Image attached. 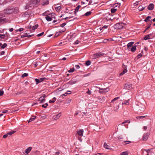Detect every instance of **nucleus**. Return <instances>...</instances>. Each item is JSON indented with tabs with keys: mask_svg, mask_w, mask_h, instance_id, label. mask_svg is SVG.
I'll return each mask as SVG.
<instances>
[{
	"mask_svg": "<svg viewBox=\"0 0 155 155\" xmlns=\"http://www.w3.org/2000/svg\"><path fill=\"white\" fill-rule=\"evenodd\" d=\"M84 131L83 129H78L77 131V135L78 137H82L83 135Z\"/></svg>",
	"mask_w": 155,
	"mask_h": 155,
	"instance_id": "nucleus-1",
	"label": "nucleus"
},
{
	"mask_svg": "<svg viewBox=\"0 0 155 155\" xmlns=\"http://www.w3.org/2000/svg\"><path fill=\"white\" fill-rule=\"evenodd\" d=\"M99 92L101 94L105 93L109 91V89L107 88H99Z\"/></svg>",
	"mask_w": 155,
	"mask_h": 155,
	"instance_id": "nucleus-2",
	"label": "nucleus"
},
{
	"mask_svg": "<svg viewBox=\"0 0 155 155\" xmlns=\"http://www.w3.org/2000/svg\"><path fill=\"white\" fill-rule=\"evenodd\" d=\"M104 54V53L100 52L94 54L92 56V57H94L95 58H97L101 57V56L103 55Z\"/></svg>",
	"mask_w": 155,
	"mask_h": 155,
	"instance_id": "nucleus-3",
	"label": "nucleus"
},
{
	"mask_svg": "<svg viewBox=\"0 0 155 155\" xmlns=\"http://www.w3.org/2000/svg\"><path fill=\"white\" fill-rule=\"evenodd\" d=\"M123 68L124 69V70L123 71L121 72V73H120V75H122L123 74H124L125 73H126L127 70V66H126L125 65L123 64Z\"/></svg>",
	"mask_w": 155,
	"mask_h": 155,
	"instance_id": "nucleus-4",
	"label": "nucleus"
},
{
	"mask_svg": "<svg viewBox=\"0 0 155 155\" xmlns=\"http://www.w3.org/2000/svg\"><path fill=\"white\" fill-rule=\"evenodd\" d=\"M132 85L130 84H125L124 86V88L126 90H130L131 87Z\"/></svg>",
	"mask_w": 155,
	"mask_h": 155,
	"instance_id": "nucleus-5",
	"label": "nucleus"
},
{
	"mask_svg": "<svg viewBox=\"0 0 155 155\" xmlns=\"http://www.w3.org/2000/svg\"><path fill=\"white\" fill-rule=\"evenodd\" d=\"M150 135L149 133L147 132L146 134H144L143 136V137L142 138V139L143 140H146L147 139L149 136Z\"/></svg>",
	"mask_w": 155,
	"mask_h": 155,
	"instance_id": "nucleus-6",
	"label": "nucleus"
},
{
	"mask_svg": "<svg viewBox=\"0 0 155 155\" xmlns=\"http://www.w3.org/2000/svg\"><path fill=\"white\" fill-rule=\"evenodd\" d=\"M61 115V113H59L57 114L54 115L53 117V118L54 120H57L58 119Z\"/></svg>",
	"mask_w": 155,
	"mask_h": 155,
	"instance_id": "nucleus-7",
	"label": "nucleus"
},
{
	"mask_svg": "<svg viewBox=\"0 0 155 155\" xmlns=\"http://www.w3.org/2000/svg\"><path fill=\"white\" fill-rule=\"evenodd\" d=\"M123 28L122 23H117V30L122 29Z\"/></svg>",
	"mask_w": 155,
	"mask_h": 155,
	"instance_id": "nucleus-8",
	"label": "nucleus"
},
{
	"mask_svg": "<svg viewBox=\"0 0 155 155\" xmlns=\"http://www.w3.org/2000/svg\"><path fill=\"white\" fill-rule=\"evenodd\" d=\"M28 34H28V33H25L23 35H21V38H24L25 37H28V38H29L34 35H28Z\"/></svg>",
	"mask_w": 155,
	"mask_h": 155,
	"instance_id": "nucleus-9",
	"label": "nucleus"
},
{
	"mask_svg": "<svg viewBox=\"0 0 155 155\" xmlns=\"http://www.w3.org/2000/svg\"><path fill=\"white\" fill-rule=\"evenodd\" d=\"M154 8V5L153 4H150L148 6L147 8L150 10H152Z\"/></svg>",
	"mask_w": 155,
	"mask_h": 155,
	"instance_id": "nucleus-10",
	"label": "nucleus"
},
{
	"mask_svg": "<svg viewBox=\"0 0 155 155\" xmlns=\"http://www.w3.org/2000/svg\"><path fill=\"white\" fill-rule=\"evenodd\" d=\"M4 16L3 15H1L0 14V23H3L5 20H6L5 18H2Z\"/></svg>",
	"mask_w": 155,
	"mask_h": 155,
	"instance_id": "nucleus-11",
	"label": "nucleus"
},
{
	"mask_svg": "<svg viewBox=\"0 0 155 155\" xmlns=\"http://www.w3.org/2000/svg\"><path fill=\"white\" fill-rule=\"evenodd\" d=\"M152 35V34H148L147 35L145 36L144 38V39L145 40H147L148 39H150V37L151 36V35Z\"/></svg>",
	"mask_w": 155,
	"mask_h": 155,
	"instance_id": "nucleus-12",
	"label": "nucleus"
},
{
	"mask_svg": "<svg viewBox=\"0 0 155 155\" xmlns=\"http://www.w3.org/2000/svg\"><path fill=\"white\" fill-rule=\"evenodd\" d=\"M32 149V147H29L25 150V152L27 154H28L31 150Z\"/></svg>",
	"mask_w": 155,
	"mask_h": 155,
	"instance_id": "nucleus-13",
	"label": "nucleus"
},
{
	"mask_svg": "<svg viewBox=\"0 0 155 155\" xmlns=\"http://www.w3.org/2000/svg\"><path fill=\"white\" fill-rule=\"evenodd\" d=\"M11 12L12 11L10 9H6L4 10V12L7 14H10Z\"/></svg>",
	"mask_w": 155,
	"mask_h": 155,
	"instance_id": "nucleus-14",
	"label": "nucleus"
},
{
	"mask_svg": "<svg viewBox=\"0 0 155 155\" xmlns=\"http://www.w3.org/2000/svg\"><path fill=\"white\" fill-rule=\"evenodd\" d=\"M81 6L80 5H78L76 7L75 9V11L74 12V14L75 15H76V13L78 11L79 9Z\"/></svg>",
	"mask_w": 155,
	"mask_h": 155,
	"instance_id": "nucleus-15",
	"label": "nucleus"
},
{
	"mask_svg": "<svg viewBox=\"0 0 155 155\" xmlns=\"http://www.w3.org/2000/svg\"><path fill=\"white\" fill-rule=\"evenodd\" d=\"M45 99L42 98V97H41L39 99L38 101H40V103H43L45 102Z\"/></svg>",
	"mask_w": 155,
	"mask_h": 155,
	"instance_id": "nucleus-16",
	"label": "nucleus"
},
{
	"mask_svg": "<svg viewBox=\"0 0 155 155\" xmlns=\"http://www.w3.org/2000/svg\"><path fill=\"white\" fill-rule=\"evenodd\" d=\"M104 146L105 148L107 149H111L110 147L107 145L106 143H104Z\"/></svg>",
	"mask_w": 155,
	"mask_h": 155,
	"instance_id": "nucleus-17",
	"label": "nucleus"
},
{
	"mask_svg": "<svg viewBox=\"0 0 155 155\" xmlns=\"http://www.w3.org/2000/svg\"><path fill=\"white\" fill-rule=\"evenodd\" d=\"M49 1L48 0H44L42 3V5H47L49 4Z\"/></svg>",
	"mask_w": 155,
	"mask_h": 155,
	"instance_id": "nucleus-18",
	"label": "nucleus"
},
{
	"mask_svg": "<svg viewBox=\"0 0 155 155\" xmlns=\"http://www.w3.org/2000/svg\"><path fill=\"white\" fill-rule=\"evenodd\" d=\"M134 44V42H130L127 45V46L128 48H129L132 47L133 45Z\"/></svg>",
	"mask_w": 155,
	"mask_h": 155,
	"instance_id": "nucleus-19",
	"label": "nucleus"
},
{
	"mask_svg": "<svg viewBox=\"0 0 155 155\" xmlns=\"http://www.w3.org/2000/svg\"><path fill=\"white\" fill-rule=\"evenodd\" d=\"M39 1V0H32L30 2L31 4H35L38 3Z\"/></svg>",
	"mask_w": 155,
	"mask_h": 155,
	"instance_id": "nucleus-20",
	"label": "nucleus"
},
{
	"mask_svg": "<svg viewBox=\"0 0 155 155\" xmlns=\"http://www.w3.org/2000/svg\"><path fill=\"white\" fill-rule=\"evenodd\" d=\"M46 20L48 21H50L52 20V18L49 16L46 15L45 17Z\"/></svg>",
	"mask_w": 155,
	"mask_h": 155,
	"instance_id": "nucleus-21",
	"label": "nucleus"
},
{
	"mask_svg": "<svg viewBox=\"0 0 155 155\" xmlns=\"http://www.w3.org/2000/svg\"><path fill=\"white\" fill-rule=\"evenodd\" d=\"M36 118V116H32L29 120L28 121V123L31 122L35 119Z\"/></svg>",
	"mask_w": 155,
	"mask_h": 155,
	"instance_id": "nucleus-22",
	"label": "nucleus"
},
{
	"mask_svg": "<svg viewBox=\"0 0 155 155\" xmlns=\"http://www.w3.org/2000/svg\"><path fill=\"white\" fill-rule=\"evenodd\" d=\"M136 49V46L134 45L131 48V51L132 52H134L135 51Z\"/></svg>",
	"mask_w": 155,
	"mask_h": 155,
	"instance_id": "nucleus-23",
	"label": "nucleus"
},
{
	"mask_svg": "<svg viewBox=\"0 0 155 155\" xmlns=\"http://www.w3.org/2000/svg\"><path fill=\"white\" fill-rule=\"evenodd\" d=\"M120 154V155H128V152L126 151L121 153Z\"/></svg>",
	"mask_w": 155,
	"mask_h": 155,
	"instance_id": "nucleus-24",
	"label": "nucleus"
},
{
	"mask_svg": "<svg viewBox=\"0 0 155 155\" xmlns=\"http://www.w3.org/2000/svg\"><path fill=\"white\" fill-rule=\"evenodd\" d=\"M131 142L130 141H124L123 142V144L124 145H125L128 144H129Z\"/></svg>",
	"mask_w": 155,
	"mask_h": 155,
	"instance_id": "nucleus-25",
	"label": "nucleus"
},
{
	"mask_svg": "<svg viewBox=\"0 0 155 155\" xmlns=\"http://www.w3.org/2000/svg\"><path fill=\"white\" fill-rule=\"evenodd\" d=\"M145 7H143L141 6H140L138 7V8H139V11H141L145 9Z\"/></svg>",
	"mask_w": 155,
	"mask_h": 155,
	"instance_id": "nucleus-26",
	"label": "nucleus"
},
{
	"mask_svg": "<svg viewBox=\"0 0 155 155\" xmlns=\"http://www.w3.org/2000/svg\"><path fill=\"white\" fill-rule=\"evenodd\" d=\"M151 18V17L150 16H147L146 18L145 19L144 21L147 22L150 21V19Z\"/></svg>",
	"mask_w": 155,
	"mask_h": 155,
	"instance_id": "nucleus-27",
	"label": "nucleus"
},
{
	"mask_svg": "<svg viewBox=\"0 0 155 155\" xmlns=\"http://www.w3.org/2000/svg\"><path fill=\"white\" fill-rule=\"evenodd\" d=\"M28 74L27 73H25L22 74V75L21 76V77L22 78H24V77H27V76H28Z\"/></svg>",
	"mask_w": 155,
	"mask_h": 155,
	"instance_id": "nucleus-28",
	"label": "nucleus"
},
{
	"mask_svg": "<svg viewBox=\"0 0 155 155\" xmlns=\"http://www.w3.org/2000/svg\"><path fill=\"white\" fill-rule=\"evenodd\" d=\"M91 12H87L84 14V15L85 16H88L91 14Z\"/></svg>",
	"mask_w": 155,
	"mask_h": 155,
	"instance_id": "nucleus-29",
	"label": "nucleus"
},
{
	"mask_svg": "<svg viewBox=\"0 0 155 155\" xmlns=\"http://www.w3.org/2000/svg\"><path fill=\"white\" fill-rule=\"evenodd\" d=\"M15 132V131H12L10 132H8L7 134H8V135L9 136H11L12 135V134H14Z\"/></svg>",
	"mask_w": 155,
	"mask_h": 155,
	"instance_id": "nucleus-30",
	"label": "nucleus"
},
{
	"mask_svg": "<svg viewBox=\"0 0 155 155\" xmlns=\"http://www.w3.org/2000/svg\"><path fill=\"white\" fill-rule=\"evenodd\" d=\"M143 51H142L141 53L137 55V57L139 58L141 57H142L143 55Z\"/></svg>",
	"mask_w": 155,
	"mask_h": 155,
	"instance_id": "nucleus-31",
	"label": "nucleus"
},
{
	"mask_svg": "<svg viewBox=\"0 0 155 155\" xmlns=\"http://www.w3.org/2000/svg\"><path fill=\"white\" fill-rule=\"evenodd\" d=\"M38 24H37L35 26H33L32 27V29L34 30H35L38 27Z\"/></svg>",
	"mask_w": 155,
	"mask_h": 155,
	"instance_id": "nucleus-32",
	"label": "nucleus"
},
{
	"mask_svg": "<svg viewBox=\"0 0 155 155\" xmlns=\"http://www.w3.org/2000/svg\"><path fill=\"white\" fill-rule=\"evenodd\" d=\"M74 71V68H72L70 69L68 71V72L69 73H72Z\"/></svg>",
	"mask_w": 155,
	"mask_h": 155,
	"instance_id": "nucleus-33",
	"label": "nucleus"
},
{
	"mask_svg": "<svg viewBox=\"0 0 155 155\" xmlns=\"http://www.w3.org/2000/svg\"><path fill=\"white\" fill-rule=\"evenodd\" d=\"M129 100L127 101H125L124 102L122 103V104H127L128 105L129 104V103L128 102Z\"/></svg>",
	"mask_w": 155,
	"mask_h": 155,
	"instance_id": "nucleus-34",
	"label": "nucleus"
},
{
	"mask_svg": "<svg viewBox=\"0 0 155 155\" xmlns=\"http://www.w3.org/2000/svg\"><path fill=\"white\" fill-rule=\"evenodd\" d=\"M85 64L87 66H88L91 64V61H86Z\"/></svg>",
	"mask_w": 155,
	"mask_h": 155,
	"instance_id": "nucleus-35",
	"label": "nucleus"
},
{
	"mask_svg": "<svg viewBox=\"0 0 155 155\" xmlns=\"http://www.w3.org/2000/svg\"><path fill=\"white\" fill-rule=\"evenodd\" d=\"M151 25H149L146 28L145 30L143 31V32L145 33L147 30H148L150 27Z\"/></svg>",
	"mask_w": 155,
	"mask_h": 155,
	"instance_id": "nucleus-36",
	"label": "nucleus"
},
{
	"mask_svg": "<svg viewBox=\"0 0 155 155\" xmlns=\"http://www.w3.org/2000/svg\"><path fill=\"white\" fill-rule=\"evenodd\" d=\"M7 46V45L6 43H4L3 45L1 46V48H5Z\"/></svg>",
	"mask_w": 155,
	"mask_h": 155,
	"instance_id": "nucleus-37",
	"label": "nucleus"
},
{
	"mask_svg": "<svg viewBox=\"0 0 155 155\" xmlns=\"http://www.w3.org/2000/svg\"><path fill=\"white\" fill-rule=\"evenodd\" d=\"M116 11V9L112 8L111 9V12L112 13H114Z\"/></svg>",
	"mask_w": 155,
	"mask_h": 155,
	"instance_id": "nucleus-38",
	"label": "nucleus"
},
{
	"mask_svg": "<svg viewBox=\"0 0 155 155\" xmlns=\"http://www.w3.org/2000/svg\"><path fill=\"white\" fill-rule=\"evenodd\" d=\"M76 81H69V84H74L76 83Z\"/></svg>",
	"mask_w": 155,
	"mask_h": 155,
	"instance_id": "nucleus-39",
	"label": "nucleus"
},
{
	"mask_svg": "<svg viewBox=\"0 0 155 155\" xmlns=\"http://www.w3.org/2000/svg\"><path fill=\"white\" fill-rule=\"evenodd\" d=\"M107 27H108V25H104L102 28H100V30H102V29L104 28H107Z\"/></svg>",
	"mask_w": 155,
	"mask_h": 155,
	"instance_id": "nucleus-40",
	"label": "nucleus"
},
{
	"mask_svg": "<svg viewBox=\"0 0 155 155\" xmlns=\"http://www.w3.org/2000/svg\"><path fill=\"white\" fill-rule=\"evenodd\" d=\"M4 94V91H3L0 90V96H2Z\"/></svg>",
	"mask_w": 155,
	"mask_h": 155,
	"instance_id": "nucleus-41",
	"label": "nucleus"
},
{
	"mask_svg": "<svg viewBox=\"0 0 155 155\" xmlns=\"http://www.w3.org/2000/svg\"><path fill=\"white\" fill-rule=\"evenodd\" d=\"M5 37V35L4 34H0V38H3Z\"/></svg>",
	"mask_w": 155,
	"mask_h": 155,
	"instance_id": "nucleus-42",
	"label": "nucleus"
},
{
	"mask_svg": "<svg viewBox=\"0 0 155 155\" xmlns=\"http://www.w3.org/2000/svg\"><path fill=\"white\" fill-rule=\"evenodd\" d=\"M61 8V6H58L55 8V9L56 11L59 10Z\"/></svg>",
	"mask_w": 155,
	"mask_h": 155,
	"instance_id": "nucleus-43",
	"label": "nucleus"
},
{
	"mask_svg": "<svg viewBox=\"0 0 155 155\" xmlns=\"http://www.w3.org/2000/svg\"><path fill=\"white\" fill-rule=\"evenodd\" d=\"M35 81L36 82V84H38L40 82V81L39 80V79H35Z\"/></svg>",
	"mask_w": 155,
	"mask_h": 155,
	"instance_id": "nucleus-44",
	"label": "nucleus"
},
{
	"mask_svg": "<svg viewBox=\"0 0 155 155\" xmlns=\"http://www.w3.org/2000/svg\"><path fill=\"white\" fill-rule=\"evenodd\" d=\"M146 117V116H139L137 117V118H144Z\"/></svg>",
	"mask_w": 155,
	"mask_h": 155,
	"instance_id": "nucleus-45",
	"label": "nucleus"
},
{
	"mask_svg": "<svg viewBox=\"0 0 155 155\" xmlns=\"http://www.w3.org/2000/svg\"><path fill=\"white\" fill-rule=\"evenodd\" d=\"M44 33V32H42L41 33L38 34L37 35V36L38 37L41 36L42 35H43Z\"/></svg>",
	"mask_w": 155,
	"mask_h": 155,
	"instance_id": "nucleus-46",
	"label": "nucleus"
},
{
	"mask_svg": "<svg viewBox=\"0 0 155 155\" xmlns=\"http://www.w3.org/2000/svg\"><path fill=\"white\" fill-rule=\"evenodd\" d=\"M40 64V63L39 62H38L35 64V67H36L38 65H39Z\"/></svg>",
	"mask_w": 155,
	"mask_h": 155,
	"instance_id": "nucleus-47",
	"label": "nucleus"
},
{
	"mask_svg": "<svg viewBox=\"0 0 155 155\" xmlns=\"http://www.w3.org/2000/svg\"><path fill=\"white\" fill-rule=\"evenodd\" d=\"M118 139L120 140L123 139V137L121 135L120 136H119L118 137Z\"/></svg>",
	"mask_w": 155,
	"mask_h": 155,
	"instance_id": "nucleus-48",
	"label": "nucleus"
},
{
	"mask_svg": "<svg viewBox=\"0 0 155 155\" xmlns=\"http://www.w3.org/2000/svg\"><path fill=\"white\" fill-rule=\"evenodd\" d=\"M86 93L88 94H89V95H90L91 94V92L88 89V91H87L86 92Z\"/></svg>",
	"mask_w": 155,
	"mask_h": 155,
	"instance_id": "nucleus-49",
	"label": "nucleus"
},
{
	"mask_svg": "<svg viewBox=\"0 0 155 155\" xmlns=\"http://www.w3.org/2000/svg\"><path fill=\"white\" fill-rule=\"evenodd\" d=\"M139 2H136L134 4V6H136L137 5H138Z\"/></svg>",
	"mask_w": 155,
	"mask_h": 155,
	"instance_id": "nucleus-50",
	"label": "nucleus"
},
{
	"mask_svg": "<svg viewBox=\"0 0 155 155\" xmlns=\"http://www.w3.org/2000/svg\"><path fill=\"white\" fill-rule=\"evenodd\" d=\"M66 25V24L65 23H64L62 24H61L60 26L61 27H63Z\"/></svg>",
	"mask_w": 155,
	"mask_h": 155,
	"instance_id": "nucleus-51",
	"label": "nucleus"
},
{
	"mask_svg": "<svg viewBox=\"0 0 155 155\" xmlns=\"http://www.w3.org/2000/svg\"><path fill=\"white\" fill-rule=\"evenodd\" d=\"M8 134H5V135H4L3 136V137L4 138H6L8 137Z\"/></svg>",
	"mask_w": 155,
	"mask_h": 155,
	"instance_id": "nucleus-52",
	"label": "nucleus"
},
{
	"mask_svg": "<svg viewBox=\"0 0 155 155\" xmlns=\"http://www.w3.org/2000/svg\"><path fill=\"white\" fill-rule=\"evenodd\" d=\"M79 42V41L78 40L76 41L74 43V44H75L77 45L78 44Z\"/></svg>",
	"mask_w": 155,
	"mask_h": 155,
	"instance_id": "nucleus-53",
	"label": "nucleus"
},
{
	"mask_svg": "<svg viewBox=\"0 0 155 155\" xmlns=\"http://www.w3.org/2000/svg\"><path fill=\"white\" fill-rule=\"evenodd\" d=\"M23 30V29L22 28H20L18 30H17V31H21Z\"/></svg>",
	"mask_w": 155,
	"mask_h": 155,
	"instance_id": "nucleus-54",
	"label": "nucleus"
},
{
	"mask_svg": "<svg viewBox=\"0 0 155 155\" xmlns=\"http://www.w3.org/2000/svg\"><path fill=\"white\" fill-rule=\"evenodd\" d=\"M75 67L77 69H79L80 68L79 66L78 65H76Z\"/></svg>",
	"mask_w": 155,
	"mask_h": 155,
	"instance_id": "nucleus-55",
	"label": "nucleus"
},
{
	"mask_svg": "<svg viewBox=\"0 0 155 155\" xmlns=\"http://www.w3.org/2000/svg\"><path fill=\"white\" fill-rule=\"evenodd\" d=\"M81 137H78V140L82 142V140L81 138Z\"/></svg>",
	"mask_w": 155,
	"mask_h": 155,
	"instance_id": "nucleus-56",
	"label": "nucleus"
},
{
	"mask_svg": "<svg viewBox=\"0 0 155 155\" xmlns=\"http://www.w3.org/2000/svg\"><path fill=\"white\" fill-rule=\"evenodd\" d=\"M39 79L40 82L44 80V78H40Z\"/></svg>",
	"mask_w": 155,
	"mask_h": 155,
	"instance_id": "nucleus-57",
	"label": "nucleus"
},
{
	"mask_svg": "<svg viewBox=\"0 0 155 155\" xmlns=\"http://www.w3.org/2000/svg\"><path fill=\"white\" fill-rule=\"evenodd\" d=\"M49 102L50 103H53L54 102V101L52 100H50L49 101Z\"/></svg>",
	"mask_w": 155,
	"mask_h": 155,
	"instance_id": "nucleus-58",
	"label": "nucleus"
},
{
	"mask_svg": "<svg viewBox=\"0 0 155 155\" xmlns=\"http://www.w3.org/2000/svg\"><path fill=\"white\" fill-rule=\"evenodd\" d=\"M142 108H143V109H144V106L142 105V107H141L139 109L140 110H143V109H142Z\"/></svg>",
	"mask_w": 155,
	"mask_h": 155,
	"instance_id": "nucleus-59",
	"label": "nucleus"
},
{
	"mask_svg": "<svg viewBox=\"0 0 155 155\" xmlns=\"http://www.w3.org/2000/svg\"><path fill=\"white\" fill-rule=\"evenodd\" d=\"M66 92L68 94H70L71 93V91H67Z\"/></svg>",
	"mask_w": 155,
	"mask_h": 155,
	"instance_id": "nucleus-60",
	"label": "nucleus"
},
{
	"mask_svg": "<svg viewBox=\"0 0 155 155\" xmlns=\"http://www.w3.org/2000/svg\"><path fill=\"white\" fill-rule=\"evenodd\" d=\"M145 151H146L147 153H149V152L150 151V149L145 150Z\"/></svg>",
	"mask_w": 155,
	"mask_h": 155,
	"instance_id": "nucleus-61",
	"label": "nucleus"
},
{
	"mask_svg": "<svg viewBox=\"0 0 155 155\" xmlns=\"http://www.w3.org/2000/svg\"><path fill=\"white\" fill-rule=\"evenodd\" d=\"M143 129L144 130H146L147 129V126H144L143 127Z\"/></svg>",
	"mask_w": 155,
	"mask_h": 155,
	"instance_id": "nucleus-62",
	"label": "nucleus"
},
{
	"mask_svg": "<svg viewBox=\"0 0 155 155\" xmlns=\"http://www.w3.org/2000/svg\"><path fill=\"white\" fill-rule=\"evenodd\" d=\"M8 111L7 110H5L3 111L2 113H5L7 112Z\"/></svg>",
	"mask_w": 155,
	"mask_h": 155,
	"instance_id": "nucleus-63",
	"label": "nucleus"
},
{
	"mask_svg": "<svg viewBox=\"0 0 155 155\" xmlns=\"http://www.w3.org/2000/svg\"><path fill=\"white\" fill-rule=\"evenodd\" d=\"M13 30V29L12 28H11L9 29V31L11 32Z\"/></svg>",
	"mask_w": 155,
	"mask_h": 155,
	"instance_id": "nucleus-64",
	"label": "nucleus"
}]
</instances>
